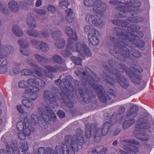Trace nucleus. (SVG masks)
<instances>
[{"mask_svg":"<svg viewBox=\"0 0 154 154\" xmlns=\"http://www.w3.org/2000/svg\"><path fill=\"white\" fill-rule=\"evenodd\" d=\"M39 91V88L37 86L32 87V88L28 87L23 93V97H26L29 96L32 100H35L38 97V93Z\"/></svg>","mask_w":154,"mask_h":154,"instance_id":"obj_14","label":"nucleus"},{"mask_svg":"<svg viewBox=\"0 0 154 154\" xmlns=\"http://www.w3.org/2000/svg\"><path fill=\"white\" fill-rule=\"evenodd\" d=\"M123 141L126 143L137 145L139 144L138 142L135 140L126 139L124 140Z\"/></svg>","mask_w":154,"mask_h":154,"instance_id":"obj_59","label":"nucleus"},{"mask_svg":"<svg viewBox=\"0 0 154 154\" xmlns=\"http://www.w3.org/2000/svg\"><path fill=\"white\" fill-rule=\"evenodd\" d=\"M127 69L128 71L127 72H126L127 74H128V75H131V74H132L133 75L131 77L132 81L135 84H139L141 82V77L140 75H137L135 74L134 72L137 71V69L133 67H131L130 69L127 67Z\"/></svg>","mask_w":154,"mask_h":154,"instance_id":"obj_18","label":"nucleus"},{"mask_svg":"<svg viewBox=\"0 0 154 154\" xmlns=\"http://www.w3.org/2000/svg\"><path fill=\"white\" fill-rule=\"evenodd\" d=\"M7 151L3 149L0 150V154H14L15 151L17 150V144L13 141L8 143L6 146Z\"/></svg>","mask_w":154,"mask_h":154,"instance_id":"obj_17","label":"nucleus"},{"mask_svg":"<svg viewBox=\"0 0 154 154\" xmlns=\"http://www.w3.org/2000/svg\"><path fill=\"white\" fill-rule=\"evenodd\" d=\"M61 34V32L60 31L56 30L52 33L51 36L54 39L57 40L59 39V37Z\"/></svg>","mask_w":154,"mask_h":154,"instance_id":"obj_50","label":"nucleus"},{"mask_svg":"<svg viewBox=\"0 0 154 154\" xmlns=\"http://www.w3.org/2000/svg\"><path fill=\"white\" fill-rule=\"evenodd\" d=\"M38 48L45 53L48 52L49 50V47L48 44L43 41H41L40 42Z\"/></svg>","mask_w":154,"mask_h":154,"instance_id":"obj_33","label":"nucleus"},{"mask_svg":"<svg viewBox=\"0 0 154 154\" xmlns=\"http://www.w3.org/2000/svg\"><path fill=\"white\" fill-rule=\"evenodd\" d=\"M98 35V32L97 31L95 34L94 33H91L90 35H88V40L90 43L92 45L96 46L99 44V40L97 37Z\"/></svg>","mask_w":154,"mask_h":154,"instance_id":"obj_21","label":"nucleus"},{"mask_svg":"<svg viewBox=\"0 0 154 154\" xmlns=\"http://www.w3.org/2000/svg\"><path fill=\"white\" fill-rule=\"evenodd\" d=\"M36 78H31L27 80V83L28 86H32L34 87L36 85Z\"/></svg>","mask_w":154,"mask_h":154,"instance_id":"obj_47","label":"nucleus"},{"mask_svg":"<svg viewBox=\"0 0 154 154\" xmlns=\"http://www.w3.org/2000/svg\"><path fill=\"white\" fill-rule=\"evenodd\" d=\"M69 5V3L67 1H61L60 2V5L63 8H67Z\"/></svg>","mask_w":154,"mask_h":154,"instance_id":"obj_57","label":"nucleus"},{"mask_svg":"<svg viewBox=\"0 0 154 154\" xmlns=\"http://www.w3.org/2000/svg\"><path fill=\"white\" fill-rule=\"evenodd\" d=\"M51 91L53 94H57L56 95L57 96H58V95L60 96L62 98V96H64L66 93V92L64 90L63 92H62L60 94L59 93V90L57 88L55 87H52Z\"/></svg>","mask_w":154,"mask_h":154,"instance_id":"obj_42","label":"nucleus"},{"mask_svg":"<svg viewBox=\"0 0 154 154\" xmlns=\"http://www.w3.org/2000/svg\"><path fill=\"white\" fill-rule=\"evenodd\" d=\"M83 4L86 7L93 6V12L100 15H103L107 9L106 5L103 1L99 0H84Z\"/></svg>","mask_w":154,"mask_h":154,"instance_id":"obj_9","label":"nucleus"},{"mask_svg":"<svg viewBox=\"0 0 154 154\" xmlns=\"http://www.w3.org/2000/svg\"><path fill=\"white\" fill-rule=\"evenodd\" d=\"M138 108L137 106H131L127 111L126 115L127 117H131L134 118L137 115V111Z\"/></svg>","mask_w":154,"mask_h":154,"instance_id":"obj_22","label":"nucleus"},{"mask_svg":"<svg viewBox=\"0 0 154 154\" xmlns=\"http://www.w3.org/2000/svg\"><path fill=\"white\" fill-rule=\"evenodd\" d=\"M48 30H43L41 32V35L44 38H48L50 36V33L48 32Z\"/></svg>","mask_w":154,"mask_h":154,"instance_id":"obj_61","label":"nucleus"},{"mask_svg":"<svg viewBox=\"0 0 154 154\" xmlns=\"http://www.w3.org/2000/svg\"><path fill=\"white\" fill-rule=\"evenodd\" d=\"M36 85L40 87H43L45 86L46 83L43 80L36 78Z\"/></svg>","mask_w":154,"mask_h":154,"instance_id":"obj_51","label":"nucleus"},{"mask_svg":"<svg viewBox=\"0 0 154 154\" xmlns=\"http://www.w3.org/2000/svg\"><path fill=\"white\" fill-rule=\"evenodd\" d=\"M85 20L88 23L93 26L102 27L104 25L103 21L98 18L95 15L90 13L87 14L85 16Z\"/></svg>","mask_w":154,"mask_h":154,"instance_id":"obj_13","label":"nucleus"},{"mask_svg":"<svg viewBox=\"0 0 154 154\" xmlns=\"http://www.w3.org/2000/svg\"><path fill=\"white\" fill-rule=\"evenodd\" d=\"M6 59L3 57H0V66H5L7 64Z\"/></svg>","mask_w":154,"mask_h":154,"instance_id":"obj_56","label":"nucleus"},{"mask_svg":"<svg viewBox=\"0 0 154 154\" xmlns=\"http://www.w3.org/2000/svg\"><path fill=\"white\" fill-rule=\"evenodd\" d=\"M65 41L62 38H60L56 40L54 43L55 46L58 48H63L65 45Z\"/></svg>","mask_w":154,"mask_h":154,"instance_id":"obj_37","label":"nucleus"},{"mask_svg":"<svg viewBox=\"0 0 154 154\" xmlns=\"http://www.w3.org/2000/svg\"><path fill=\"white\" fill-rule=\"evenodd\" d=\"M6 5L5 3L0 4V11L2 12L7 14L8 13V10L6 9Z\"/></svg>","mask_w":154,"mask_h":154,"instance_id":"obj_55","label":"nucleus"},{"mask_svg":"<svg viewBox=\"0 0 154 154\" xmlns=\"http://www.w3.org/2000/svg\"><path fill=\"white\" fill-rule=\"evenodd\" d=\"M18 43L20 46V48H26L29 47V42L26 39H20L18 41Z\"/></svg>","mask_w":154,"mask_h":154,"instance_id":"obj_34","label":"nucleus"},{"mask_svg":"<svg viewBox=\"0 0 154 154\" xmlns=\"http://www.w3.org/2000/svg\"><path fill=\"white\" fill-rule=\"evenodd\" d=\"M29 146L26 143H21L18 149V154H26V152L27 151Z\"/></svg>","mask_w":154,"mask_h":154,"instance_id":"obj_29","label":"nucleus"},{"mask_svg":"<svg viewBox=\"0 0 154 154\" xmlns=\"http://www.w3.org/2000/svg\"><path fill=\"white\" fill-rule=\"evenodd\" d=\"M26 23L28 26L32 28L36 27V22L33 17L31 16H29L26 20Z\"/></svg>","mask_w":154,"mask_h":154,"instance_id":"obj_35","label":"nucleus"},{"mask_svg":"<svg viewBox=\"0 0 154 154\" xmlns=\"http://www.w3.org/2000/svg\"><path fill=\"white\" fill-rule=\"evenodd\" d=\"M17 128L20 131L18 136L19 138L21 140H24L26 137L29 136L31 132L30 129V124L27 118H24L23 121L18 122L16 125Z\"/></svg>","mask_w":154,"mask_h":154,"instance_id":"obj_10","label":"nucleus"},{"mask_svg":"<svg viewBox=\"0 0 154 154\" xmlns=\"http://www.w3.org/2000/svg\"><path fill=\"white\" fill-rule=\"evenodd\" d=\"M109 64L113 68L112 71L111 72L109 70L105 69L104 70L103 74H102V76L106 82L112 85H114L115 83V80L112 79V75L116 74L119 72L120 73L123 72L125 71L127 72L128 71L127 67L122 63L118 64V63L112 59H109L108 60Z\"/></svg>","mask_w":154,"mask_h":154,"instance_id":"obj_6","label":"nucleus"},{"mask_svg":"<svg viewBox=\"0 0 154 154\" xmlns=\"http://www.w3.org/2000/svg\"><path fill=\"white\" fill-rule=\"evenodd\" d=\"M135 122V120L133 118L125 121L123 125V128L125 129H127L134 123Z\"/></svg>","mask_w":154,"mask_h":154,"instance_id":"obj_36","label":"nucleus"},{"mask_svg":"<svg viewBox=\"0 0 154 154\" xmlns=\"http://www.w3.org/2000/svg\"><path fill=\"white\" fill-rule=\"evenodd\" d=\"M65 32L66 34L69 37L72 36V38L74 40H77V37L76 33H74L72 29L70 26H66L65 28Z\"/></svg>","mask_w":154,"mask_h":154,"instance_id":"obj_26","label":"nucleus"},{"mask_svg":"<svg viewBox=\"0 0 154 154\" xmlns=\"http://www.w3.org/2000/svg\"><path fill=\"white\" fill-rule=\"evenodd\" d=\"M48 10L52 13L56 11V8L53 5H50L48 6L47 8Z\"/></svg>","mask_w":154,"mask_h":154,"instance_id":"obj_63","label":"nucleus"},{"mask_svg":"<svg viewBox=\"0 0 154 154\" xmlns=\"http://www.w3.org/2000/svg\"><path fill=\"white\" fill-rule=\"evenodd\" d=\"M13 32L16 36L18 37H21L23 35L22 30L17 25H13L12 27Z\"/></svg>","mask_w":154,"mask_h":154,"instance_id":"obj_27","label":"nucleus"},{"mask_svg":"<svg viewBox=\"0 0 154 154\" xmlns=\"http://www.w3.org/2000/svg\"><path fill=\"white\" fill-rule=\"evenodd\" d=\"M107 150L106 147L101 146L89 149L88 152L89 154H104Z\"/></svg>","mask_w":154,"mask_h":154,"instance_id":"obj_20","label":"nucleus"},{"mask_svg":"<svg viewBox=\"0 0 154 154\" xmlns=\"http://www.w3.org/2000/svg\"><path fill=\"white\" fill-rule=\"evenodd\" d=\"M8 8L12 11L16 12L19 9V6L18 3L14 1L10 2L8 3Z\"/></svg>","mask_w":154,"mask_h":154,"instance_id":"obj_28","label":"nucleus"},{"mask_svg":"<svg viewBox=\"0 0 154 154\" xmlns=\"http://www.w3.org/2000/svg\"><path fill=\"white\" fill-rule=\"evenodd\" d=\"M45 68L48 70L52 72L56 73L58 71H63L65 70L64 68H63L61 66L56 65L54 67L49 65H46Z\"/></svg>","mask_w":154,"mask_h":154,"instance_id":"obj_23","label":"nucleus"},{"mask_svg":"<svg viewBox=\"0 0 154 154\" xmlns=\"http://www.w3.org/2000/svg\"><path fill=\"white\" fill-rule=\"evenodd\" d=\"M136 13V12L134 11V10H131L129 9V11H128V13H127L126 16L125 17H128L129 16V15H131V16L129 17V19H128L129 20V21H131L132 22H134L132 20L134 19H135V17H134L133 16L134 14Z\"/></svg>","mask_w":154,"mask_h":154,"instance_id":"obj_46","label":"nucleus"},{"mask_svg":"<svg viewBox=\"0 0 154 154\" xmlns=\"http://www.w3.org/2000/svg\"><path fill=\"white\" fill-rule=\"evenodd\" d=\"M58 98L54 96L50 91L45 90L43 92V98L44 100L48 104L52 105L53 107L57 106L56 99Z\"/></svg>","mask_w":154,"mask_h":154,"instance_id":"obj_15","label":"nucleus"},{"mask_svg":"<svg viewBox=\"0 0 154 154\" xmlns=\"http://www.w3.org/2000/svg\"><path fill=\"white\" fill-rule=\"evenodd\" d=\"M123 147L126 152L120 149L119 152L121 154H135V152L138 151V149L137 147L131 145H124Z\"/></svg>","mask_w":154,"mask_h":154,"instance_id":"obj_19","label":"nucleus"},{"mask_svg":"<svg viewBox=\"0 0 154 154\" xmlns=\"http://www.w3.org/2000/svg\"><path fill=\"white\" fill-rule=\"evenodd\" d=\"M27 34L29 35L32 37H37L40 36L39 32L33 29H29L26 31Z\"/></svg>","mask_w":154,"mask_h":154,"instance_id":"obj_40","label":"nucleus"},{"mask_svg":"<svg viewBox=\"0 0 154 154\" xmlns=\"http://www.w3.org/2000/svg\"><path fill=\"white\" fill-rule=\"evenodd\" d=\"M76 133L72 137L66 136L65 141L66 145L64 147L57 146L55 148L57 154H75L79 149V145H82L84 142L83 136V131L80 128H77Z\"/></svg>","mask_w":154,"mask_h":154,"instance_id":"obj_3","label":"nucleus"},{"mask_svg":"<svg viewBox=\"0 0 154 154\" xmlns=\"http://www.w3.org/2000/svg\"><path fill=\"white\" fill-rule=\"evenodd\" d=\"M35 12L39 15L44 14L46 13V11L43 9H35Z\"/></svg>","mask_w":154,"mask_h":154,"instance_id":"obj_62","label":"nucleus"},{"mask_svg":"<svg viewBox=\"0 0 154 154\" xmlns=\"http://www.w3.org/2000/svg\"><path fill=\"white\" fill-rule=\"evenodd\" d=\"M119 116L118 113L116 112H115L112 114L110 118V123L112 125H113L116 122L119 118Z\"/></svg>","mask_w":154,"mask_h":154,"instance_id":"obj_45","label":"nucleus"},{"mask_svg":"<svg viewBox=\"0 0 154 154\" xmlns=\"http://www.w3.org/2000/svg\"><path fill=\"white\" fill-rule=\"evenodd\" d=\"M72 92L68 91L66 92V94L63 96H62V99H63L66 105L69 108H71L73 106V104L71 101L68 98V96L70 95V93Z\"/></svg>","mask_w":154,"mask_h":154,"instance_id":"obj_32","label":"nucleus"},{"mask_svg":"<svg viewBox=\"0 0 154 154\" xmlns=\"http://www.w3.org/2000/svg\"><path fill=\"white\" fill-rule=\"evenodd\" d=\"M4 48L5 51L8 54H12L14 52L13 47L10 45H6Z\"/></svg>","mask_w":154,"mask_h":154,"instance_id":"obj_43","label":"nucleus"},{"mask_svg":"<svg viewBox=\"0 0 154 154\" xmlns=\"http://www.w3.org/2000/svg\"><path fill=\"white\" fill-rule=\"evenodd\" d=\"M67 14L65 17L66 20L69 23H72L74 20V16L72 9L69 8L66 10Z\"/></svg>","mask_w":154,"mask_h":154,"instance_id":"obj_24","label":"nucleus"},{"mask_svg":"<svg viewBox=\"0 0 154 154\" xmlns=\"http://www.w3.org/2000/svg\"><path fill=\"white\" fill-rule=\"evenodd\" d=\"M127 2H128V0H115L109 1V2L110 4L114 5L117 4L118 2L125 4V3H127Z\"/></svg>","mask_w":154,"mask_h":154,"instance_id":"obj_58","label":"nucleus"},{"mask_svg":"<svg viewBox=\"0 0 154 154\" xmlns=\"http://www.w3.org/2000/svg\"><path fill=\"white\" fill-rule=\"evenodd\" d=\"M122 73L119 72L117 73L116 72V74H113L112 78L115 80V79H116L117 82L122 87L126 89L129 86V83L128 80L125 77L121 75V74Z\"/></svg>","mask_w":154,"mask_h":154,"instance_id":"obj_16","label":"nucleus"},{"mask_svg":"<svg viewBox=\"0 0 154 154\" xmlns=\"http://www.w3.org/2000/svg\"><path fill=\"white\" fill-rule=\"evenodd\" d=\"M16 108L17 111L20 113H23L24 112V110L23 109V106L21 105L17 106Z\"/></svg>","mask_w":154,"mask_h":154,"instance_id":"obj_64","label":"nucleus"},{"mask_svg":"<svg viewBox=\"0 0 154 154\" xmlns=\"http://www.w3.org/2000/svg\"><path fill=\"white\" fill-rule=\"evenodd\" d=\"M38 113L40 117L39 119L35 114L32 113L31 115L29 122L32 125H35L37 123H40V122H45L48 119L50 120L55 121L56 116L54 112L49 106H46L45 109L40 107L38 108Z\"/></svg>","mask_w":154,"mask_h":154,"instance_id":"obj_7","label":"nucleus"},{"mask_svg":"<svg viewBox=\"0 0 154 154\" xmlns=\"http://www.w3.org/2000/svg\"><path fill=\"white\" fill-rule=\"evenodd\" d=\"M53 61L58 64H62L63 62V59L61 56L58 54H56L52 57Z\"/></svg>","mask_w":154,"mask_h":154,"instance_id":"obj_41","label":"nucleus"},{"mask_svg":"<svg viewBox=\"0 0 154 154\" xmlns=\"http://www.w3.org/2000/svg\"><path fill=\"white\" fill-rule=\"evenodd\" d=\"M84 30L86 32H88V35H90L91 33H94L95 34L98 31L96 29L89 25H85L84 27Z\"/></svg>","mask_w":154,"mask_h":154,"instance_id":"obj_38","label":"nucleus"},{"mask_svg":"<svg viewBox=\"0 0 154 154\" xmlns=\"http://www.w3.org/2000/svg\"><path fill=\"white\" fill-rule=\"evenodd\" d=\"M21 64L19 63H17L15 64V67L13 68L12 72L14 74H17L20 72V66Z\"/></svg>","mask_w":154,"mask_h":154,"instance_id":"obj_54","label":"nucleus"},{"mask_svg":"<svg viewBox=\"0 0 154 154\" xmlns=\"http://www.w3.org/2000/svg\"><path fill=\"white\" fill-rule=\"evenodd\" d=\"M34 57L36 60L40 62L42 64L48 63L49 61L47 58L38 54H35Z\"/></svg>","mask_w":154,"mask_h":154,"instance_id":"obj_25","label":"nucleus"},{"mask_svg":"<svg viewBox=\"0 0 154 154\" xmlns=\"http://www.w3.org/2000/svg\"><path fill=\"white\" fill-rule=\"evenodd\" d=\"M30 42L33 48H35L36 49L38 48L39 42L38 40L35 38H33L30 39Z\"/></svg>","mask_w":154,"mask_h":154,"instance_id":"obj_48","label":"nucleus"},{"mask_svg":"<svg viewBox=\"0 0 154 154\" xmlns=\"http://www.w3.org/2000/svg\"><path fill=\"white\" fill-rule=\"evenodd\" d=\"M113 23L117 26H125V29L128 31L125 34L124 31L125 30H123L122 29H121L118 27H116L114 28V30L116 32V38H114L112 37L114 39L116 40V42L117 44L121 42V39H122V38H124L123 40L126 38H128V37L131 36V35L133 34H135V32H137V29H139V27L138 26L135 25H133L131 26L130 28L129 27H126V26L128 25L127 22L126 21H123L119 19H115L113 20ZM109 36H108L106 38L107 42L108 44H109L110 42H112L113 44L114 42H112L110 40H109L108 42L107 41V39Z\"/></svg>","mask_w":154,"mask_h":154,"instance_id":"obj_4","label":"nucleus"},{"mask_svg":"<svg viewBox=\"0 0 154 154\" xmlns=\"http://www.w3.org/2000/svg\"><path fill=\"white\" fill-rule=\"evenodd\" d=\"M125 5L123 6H119L116 7V9L119 11V15L121 17L126 16L127 13H128V10H134L131 7L136 8L140 7L141 3L139 1H137L132 3L131 0H128L127 3H125Z\"/></svg>","mask_w":154,"mask_h":154,"instance_id":"obj_12","label":"nucleus"},{"mask_svg":"<svg viewBox=\"0 0 154 154\" xmlns=\"http://www.w3.org/2000/svg\"><path fill=\"white\" fill-rule=\"evenodd\" d=\"M152 120L150 116H142L137 119L133 132L137 138L142 141H147L149 139V136L144 133L151 128Z\"/></svg>","mask_w":154,"mask_h":154,"instance_id":"obj_5","label":"nucleus"},{"mask_svg":"<svg viewBox=\"0 0 154 154\" xmlns=\"http://www.w3.org/2000/svg\"><path fill=\"white\" fill-rule=\"evenodd\" d=\"M18 86L20 88H24L28 87L27 80H22L19 81L18 83Z\"/></svg>","mask_w":154,"mask_h":154,"instance_id":"obj_49","label":"nucleus"},{"mask_svg":"<svg viewBox=\"0 0 154 154\" xmlns=\"http://www.w3.org/2000/svg\"><path fill=\"white\" fill-rule=\"evenodd\" d=\"M20 52L22 54L26 56H29L31 54L30 53L28 50H25L24 48H20Z\"/></svg>","mask_w":154,"mask_h":154,"instance_id":"obj_60","label":"nucleus"},{"mask_svg":"<svg viewBox=\"0 0 154 154\" xmlns=\"http://www.w3.org/2000/svg\"><path fill=\"white\" fill-rule=\"evenodd\" d=\"M112 125L108 122H106L104 124L101 128L103 135L105 136L108 133Z\"/></svg>","mask_w":154,"mask_h":154,"instance_id":"obj_31","label":"nucleus"},{"mask_svg":"<svg viewBox=\"0 0 154 154\" xmlns=\"http://www.w3.org/2000/svg\"><path fill=\"white\" fill-rule=\"evenodd\" d=\"M85 69L87 74L85 72H82L78 70L75 72L77 76L81 78L83 84L80 83L79 81H76L75 83L76 87L75 89L70 83L72 77L70 75L64 74L61 75L58 79L55 81V83L61 88H63L65 91H69L70 92L75 91L76 93H79L84 101L87 103H89L91 101V99L87 93L88 88L86 84L87 82L94 88L101 102H105L107 100L114 98L116 97V93L113 92V90L112 89L109 90L108 95L106 94L103 87L97 84L99 78L89 68L86 67Z\"/></svg>","mask_w":154,"mask_h":154,"instance_id":"obj_1","label":"nucleus"},{"mask_svg":"<svg viewBox=\"0 0 154 154\" xmlns=\"http://www.w3.org/2000/svg\"><path fill=\"white\" fill-rule=\"evenodd\" d=\"M72 38H69L67 43L68 49H71L72 51H76L79 53L82 58L84 57V54L88 57L91 56V53L85 44L78 42L74 45L75 41Z\"/></svg>","mask_w":154,"mask_h":154,"instance_id":"obj_8","label":"nucleus"},{"mask_svg":"<svg viewBox=\"0 0 154 154\" xmlns=\"http://www.w3.org/2000/svg\"><path fill=\"white\" fill-rule=\"evenodd\" d=\"M71 51H72L71 49H68L67 45L66 49L62 51L61 54L64 57H69L71 54Z\"/></svg>","mask_w":154,"mask_h":154,"instance_id":"obj_53","label":"nucleus"},{"mask_svg":"<svg viewBox=\"0 0 154 154\" xmlns=\"http://www.w3.org/2000/svg\"><path fill=\"white\" fill-rule=\"evenodd\" d=\"M71 58L75 64L80 65L81 64L82 60L79 57H75L73 56L71 57Z\"/></svg>","mask_w":154,"mask_h":154,"instance_id":"obj_52","label":"nucleus"},{"mask_svg":"<svg viewBox=\"0 0 154 154\" xmlns=\"http://www.w3.org/2000/svg\"><path fill=\"white\" fill-rule=\"evenodd\" d=\"M135 34L131 35L129 37V39L126 38L123 40L124 38L121 39V42L117 44L116 40L112 37H109L107 39L109 42L110 40L113 43L114 49H110L109 52L112 54L116 58L120 60L124 61L126 60V57H129L133 56L135 57L138 58L141 56V53L137 50H134L131 51L127 46H131L135 43Z\"/></svg>","mask_w":154,"mask_h":154,"instance_id":"obj_2","label":"nucleus"},{"mask_svg":"<svg viewBox=\"0 0 154 154\" xmlns=\"http://www.w3.org/2000/svg\"><path fill=\"white\" fill-rule=\"evenodd\" d=\"M85 135L87 138H90L91 137V133H94L95 140L97 141H100L102 134L101 128H97L96 124H93L91 125L87 124L85 125Z\"/></svg>","mask_w":154,"mask_h":154,"instance_id":"obj_11","label":"nucleus"},{"mask_svg":"<svg viewBox=\"0 0 154 154\" xmlns=\"http://www.w3.org/2000/svg\"><path fill=\"white\" fill-rule=\"evenodd\" d=\"M21 74L23 75H31L34 77H36V75L34 72L29 69H23L20 71Z\"/></svg>","mask_w":154,"mask_h":154,"instance_id":"obj_39","label":"nucleus"},{"mask_svg":"<svg viewBox=\"0 0 154 154\" xmlns=\"http://www.w3.org/2000/svg\"><path fill=\"white\" fill-rule=\"evenodd\" d=\"M31 99H24L22 100V104L26 108H31L34 106L33 102Z\"/></svg>","mask_w":154,"mask_h":154,"instance_id":"obj_30","label":"nucleus"},{"mask_svg":"<svg viewBox=\"0 0 154 154\" xmlns=\"http://www.w3.org/2000/svg\"><path fill=\"white\" fill-rule=\"evenodd\" d=\"M26 62L32 66L34 69H39L40 67L38 65L34 63L32 59L30 58H28L26 60Z\"/></svg>","mask_w":154,"mask_h":154,"instance_id":"obj_44","label":"nucleus"}]
</instances>
